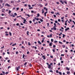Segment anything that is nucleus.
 <instances>
[{"label": "nucleus", "instance_id": "obj_1", "mask_svg": "<svg viewBox=\"0 0 75 75\" xmlns=\"http://www.w3.org/2000/svg\"><path fill=\"white\" fill-rule=\"evenodd\" d=\"M54 25L53 28H51V30H54L55 31V30H57V28H56V27H57V25H56V23H54Z\"/></svg>", "mask_w": 75, "mask_h": 75}, {"label": "nucleus", "instance_id": "obj_2", "mask_svg": "<svg viewBox=\"0 0 75 75\" xmlns=\"http://www.w3.org/2000/svg\"><path fill=\"white\" fill-rule=\"evenodd\" d=\"M5 6H7L8 7H11V6L10 5V4H8L6 3L5 5Z\"/></svg>", "mask_w": 75, "mask_h": 75}, {"label": "nucleus", "instance_id": "obj_3", "mask_svg": "<svg viewBox=\"0 0 75 75\" xmlns=\"http://www.w3.org/2000/svg\"><path fill=\"white\" fill-rule=\"evenodd\" d=\"M21 19H22V20H24L23 21L24 22H25L26 21V20L25 18H23V17H21Z\"/></svg>", "mask_w": 75, "mask_h": 75}, {"label": "nucleus", "instance_id": "obj_4", "mask_svg": "<svg viewBox=\"0 0 75 75\" xmlns=\"http://www.w3.org/2000/svg\"><path fill=\"white\" fill-rule=\"evenodd\" d=\"M42 57L43 58V59H46V57H45V55L42 56Z\"/></svg>", "mask_w": 75, "mask_h": 75}, {"label": "nucleus", "instance_id": "obj_5", "mask_svg": "<svg viewBox=\"0 0 75 75\" xmlns=\"http://www.w3.org/2000/svg\"><path fill=\"white\" fill-rule=\"evenodd\" d=\"M16 69H16L17 71H18L19 69H20V66H19L18 67H17Z\"/></svg>", "mask_w": 75, "mask_h": 75}, {"label": "nucleus", "instance_id": "obj_6", "mask_svg": "<svg viewBox=\"0 0 75 75\" xmlns=\"http://www.w3.org/2000/svg\"><path fill=\"white\" fill-rule=\"evenodd\" d=\"M69 30V28L68 27L67 28H66L65 30L66 31H67V30Z\"/></svg>", "mask_w": 75, "mask_h": 75}, {"label": "nucleus", "instance_id": "obj_7", "mask_svg": "<svg viewBox=\"0 0 75 75\" xmlns=\"http://www.w3.org/2000/svg\"><path fill=\"white\" fill-rule=\"evenodd\" d=\"M59 1L62 4H64V2L62 1V0Z\"/></svg>", "mask_w": 75, "mask_h": 75}, {"label": "nucleus", "instance_id": "obj_8", "mask_svg": "<svg viewBox=\"0 0 75 75\" xmlns=\"http://www.w3.org/2000/svg\"><path fill=\"white\" fill-rule=\"evenodd\" d=\"M38 44H40V45L42 44L41 43V42H40V41L39 40L38 41Z\"/></svg>", "mask_w": 75, "mask_h": 75}, {"label": "nucleus", "instance_id": "obj_9", "mask_svg": "<svg viewBox=\"0 0 75 75\" xmlns=\"http://www.w3.org/2000/svg\"><path fill=\"white\" fill-rule=\"evenodd\" d=\"M52 42H51L49 43V46H52Z\"/></svg>", "mask_w": 75, "mask_h": 75}, {"label": "nucleus", "instance_id": "obj_10", "mask_svg": "<svg viewBox=\"0 0 75 75\" xmlns=\"http://www.w3.org/2000/svg\"><path fill=\"white\" fill-rule=\"evenodd\" d=\"M67 75H69V74H70V71H67Z\"/></svg>", "mask_w": 75, "mask_h": 75}, {"label": "nucleus", "instance_id": "obj_11", "mask_svg": "<svg viewBox=\"0 0 75 75\" xmlns=\"http://www.w3.org/2000/svg\"><path fill=\"white\" fill-rule=\"evenodd\" d=\"M47 13H48V12L47 11L46 12H45L44 13L45 16H46V14Z\"/></svg>", "mask_w": 75, "mask_h": 75}, {"label": "nucleus", "instance_id": "obj_12", "mask_svg": "<svg viewBox=\"0 0 75 75\" xmlns=\"http://www.w3.org/2000/svg\"><path fill=\"white\" fill-rule=\"evenodd\" d=\"M44 10H45L46 11H47L48 10V9L46 8V7H44Z\"/></svg>", "mask_w": 75, "mask_h": 75}, {"label": "nucleus", "instance_id": "obj_13", "mask_svg": "<svg viewBox=\"0 0 75 75\" xmlns=\"http://www.w3.org/2000/svg\"><path fill=\"white\" fill-rule=\"evenodd\" d=\"M48 66V68H49V69H50V68H51V65H50V64Z\"/></svg>", "mask_w": 75, "mask_h": 75}, {"label": "nucleus", "instance_id": "obj_14", "mask_svg": "<svg viewBox=\"0 0 75 75\" xmlns=\"http://www.w3.org/2000/svg\"><path fill=\"white\" fill-rule=\"evenodd\" d=\"M21 48H22L23 50H24L25 49V47H24L23 46H22Z\"/></svg>", "mask_w": 75, "mask_h": 75}, {"label": "nucleus", "instance_id": "obj_15", "mask_svg": "<svg viewBox=\"0 0 75 75\" xmlns=\"http://www.w3.org/2000/svg\"><path fill=\"white\" fill-rule=\"evenodd\" d=\"M0 18L1 20H3L4 18V17L0 16Z\"/></svg>", "mask_w": 75, "mask_h": 75}, {"label": "nucleus", "instance_id": "obj_16", "mask_svg": "<svg viewBox=\"0 0 75 75\" xmlns=\"http://www.w3.org/2000/svg\"><path fill=\"white\" fill-rule=\"evenodd\" d=\"M69 3H70V4H71L72 5H73V4H73V3H72L71 2L69 1Z\"/></svg>", "mask_w": 75, "mask_h": 75}, {"label": "nucleus", "instance_id": "obj_17", "mask_svg": "<svg viewBox=\"0 0 75 75\" xmlns=\"http://www.w3.org/2000/svg\"><path fill=\"white\" fill-rule=\"evenodd\" d=\"M55 14H56L57 15H59V13H58V12H57V13H55Z\"/></svg>", "mask_w": 75, "mask_h": 75}, {"label": "nucleus", "instance_id": "obj_18", "mask_svg": "<svg viewBox=\"0 0 75 75\" xmlns=\"http://www.w3.org/2000/svg\"><path fill=\"white\" fill-rule=\"evenodd\" d=\"M34 24L35 25L36 24H38V22H36L34 23Z\"/></svg>", "mask_w": 75, "mask_h": 75}, {"label": "nucleus", "instance_id": "obj_19", "mask_svg": "<svg viewBox=\"0 0 75 75\" xmlns=\"http://www.w3.org/2000/svg\"><path fill=\"white\" fill-rule=\"evenodd\" d=\"M40 20L41 21V22H43V20H42V19H40Z\"/></svg>", "mask_w": 75, "mask_h": 75}, {"label": "nucleus", "instance_id": "obj_20", "mask_svg": "<svg viewBox=\"0 0 75 75\" xmlns=\"http://www.w3.org/2000/svg\"><path fill=\"white\" fill-rule=\"evenodd\" d=\"M42 13H44V9H42Z\"/></svg>", "mask_w": 75, "mask_h": 75}, {"label": "nucleus", "instance_id": "obj_21", "mask_svg": "<svg viewBox=\"0 0 75 75\" xmlns=\"http://www.w3.org/2000/svg\"><path fill=\"white\" fill-rule=\"evenodd\" d=\"M66 68L67 69V70H68V71H69V68H68V67H67Z\"/></svg>", "mask_w": 75, "mask_h": 75}, {"label": "nucleus", "instance_id": "obj_22", "mask_svg": "<svg viewBox=\"0 0 75 75\" xmlns=\"http://www.w3.org/2000/svg\"><path fill=\"white\" fill-rule=\"evenodd\" d=\"M9 35H10V36H11V32H9Z\"/></svg>", "mask_w": 75, "mask_h": 75}, {"label": "nucleus", "instance_id": "obj_23", "mask_svg": "<svg viewBox=\"0 0 75 75\" xmlns=\"http://www.w3.org/2000/svg\"><path fill=\"white\" fill-rule=\"evenodd\" d=\"M63 36H62V37L63 38H65V35L64 34H63Z\"/></svg>", "mask_w": 75, "mask_h": 75}, {"label": "nucleus", "instance_id": "obj_24", "mask_svg": "<svg viewBox=\"0 0 75 75\" xmlns=\"http://www.w3.org/2000/svg\"><path fill=\"white\" fill-rule=\"evenodd\" d=\"M2 73H3V75H5V72L4 71H3L2 72Z\"/></svg>", "mask_w": 75, "mask_h": 75}, {"label": "nucleus", "instance_id": "obj_25", "mask_svg": "<svg viewBox=\"0 0 75 75\" xmlns=\"http://www.w3.org/2000/svg\"><path fill=\"white\" fill-rule=\"evenodd\" d=\"M56 73H57V74H58V73H59V71H58V70H56Z\"/></svg>", "mask_w": 75, "mask_h": 75}, {"label": "nucleus", "instance_id": "obj_26", "mask_svg": "<svg viewBox=\"0 0 75 75\" xmlns=\"http://www.w3.org/2000/svg\"><path fill=\"white\" fill-rule=\"evenodd\" d=\"M59 75H62V73H61V72L59 71Z\"/></svg>", "mask_w": 75, "mask_h": 75}, {"label": "nucleus", "instance_id": "obj_27", "mask_svg": "<svg viewBox=\"0 0 75 75\" xmlns=\"http://www.w3.org/2000/svg\"><path fill=\"white\" fill-rule=\"evenodd\" d=\"M4 24L5 25H7V24H8V23L7 22H6L4 23Z\"/></svg>", "mask_w": 75, "mask_h": 75}, {"label": "nucleus", "instance_id": "obj_28", "mask_svg": "<svg viewBox=\"0 0 75 75\" xmlns=\"http://www.w3.org/2000/svg\"><path fill=\"white\" fill-rule=\"evenodd\" d=\"M24 57H25V54H23V58H24Z\"/></svg>", "mask_w": 75, "mask_h": 75}, {"label": "nucleus", "instance_id": "obj_29", "mask_svg": "<svg viewBox=\"0 0 75 75\" xmlns=\"http://www.w3.org/2000/svg\"><path fill=\"white\" fill-rule=\"evenodd\" d=\"M29 65H30V67H32L33 66L32 65V64H30Z\"/></svg>", "mask_w": 75, "mask_h": 75}, {"label": "nucleus", "instance_id": "obj_30", "mask_svg": "<svg viewBox=\"0 0 75 75\" xmlns=\"http://www.w3.org/2000/svg\"><path fill=\"white\" fill-rule=\"evenodd\" d=\"M62 57H60V60H61V61H62Z\"/></svg>", "mask_w": 75, "mask_h": 75}, {"label": "nucleus", "instance_id": "obj_31", "mask_svg": "<svg viewBox=\"0 0 75 75\" xmlns=\"http://www.w3.org/2000/svg\"><path fill=\"white\" fill-rule=\"evenodd\" d=\"M64 3H65L66 4H67V1H64Z\"/></svg>", "mask_w": 75, "mask_h": 75}, {"label": "nucleus", "instance_id": "obj_32", "mask_svg": "<svg viewBox=\"0 0 75 75\" xmlns=\"http://www.w3.org/2000/svg\"><path fill=\"white\" fill-rule=\"evenodd\" d=\"M33 8V7H30L29 8V10H30V9H32Z\"/></svg>", "mask_w": 75, "mask_h": 75}, {"label": "nucleus", "instance_id": "obj_33", "mask_svg": "<svg viewBox=\"0 0 75 75\" xmlns=\"http://www.w3.org/2000/svg\"><path fill=\"white\" fill-rule=\"evenodd\" d=\"M16 25L17 26H18V25H19V23H17L16 24Z\"/></svg>", "mask_w": 75, "mask_h": 75}, {"label": "nucleus", "instance_id": "obj_34", "mask_svg": "<svg viewBox=\"0 0 75 75\" xmlns=\"http://www.w3.org/2000/svg\"><path fill=\"white\" fill-rule=\"evenodd\" d=\"M29 23L30 24H31V23H32V21H30Z\"/></svg>", "mask_w": 75, "mask_h": 75}, {"label": "nucleus", "instance_id": "obj_35", "mask_svg": "<svg viewBox=\"0 0 75 75\" xmlns=\"http://www.w3.org/2000/svg\"><path fill=\"white\" fill-rule=\"evenodd\" d=\"M55 23H58V21L57 20L55 21Z\"/></svg>", "mask_w": 75, "mask_h": 75}, {"label": "nucleus", "instance_id": "obj_36", "mask_svg": "<svg viewBox=\"0 0 75 75\" xmlns=\"http://www.w3.org/2000/svg\"><path fill=\"white\" fill-rule=\"evenodd\" d=\"M33 22H35V19H33Z\"/></svg>", "mask_w": 75, "mask_h": 75}, {"label": "nucleus", "instance_id": "obj_37", "mask_svg": "<svg viewBox=\"0 0 75 75\" xmlns=\"http://www.w3.org/2000/svg\"><path fill=\"white\" fill-rule=\"evenodd\" d=\"M37 16H38V17H40V14L38 13Z\"/></svg>", "mask_w": 75, "mask_h": 75}, {"label": "nucleus", "instance_id": "obj_38", "mask_svg": "<svg viewBox=\"0 0 75 75\" xmlns=\"http://www.w3.org/2000/svg\"><path fill=\"white\" fill-rule=\"evenodd\" d=\"M49 36H50V38H51V37H52V34H51Z\"/></svg>", "mask_w": 75, "mask_h": 75}, {"label": "nucleus", "instance_id": "obj_39", "mask_svg": "<svg viewBox=\"0 0 75 75\" xmlns=\"http://www.w3.org/2000/svg\"><path fill=\"white\" fill-rule=\"evenodd\" d=\"M5 14H3V13H2L1 14V16H5Z\"/></svg>", "mask_w": 75, "mask_h": 75}, {"label": "nucleus", "instance_id": "obj_40", "mask_svg": "<svg viewBox=\"0 0 75 75\" xmlns=\"http://www.w3.org/2000/svg\"><path fill=\"white\" fill-rule=\"evenodd\" d=\"M53 47L54 48H55V47H56V46H55V45H54L53 46Z\"/></svg>", "mask_w": 75, "mask_h": 75}, {"label": "nucleus", "instance_id": "obj_41", "mask_svg": "<svg viewBox=\"0 0 75 75\" xmlns=\"http://www.w3.org/2000/svg\"><path fill=\"white\" fill-rule=\"evenodd\" d=\"M11 11L9 10L8 11V13L10 14L11 13Z\"/></svg>", "mask_w": 75, "mask_h": 75}, {"label": "nucleus", "instance_id": "obj_42", "mask_svg": "<svg viewBox=\"0 0 75 75\" xmlns=\"http://www.w3.org/2000/svg\"><path fill=\"white\" fill-rule=\"evenodd\" d=\"M27 62H26L24 64V65H27Z\"/></svg>", "mask_w": 75, "mask_h": 75}, {"label": "nucleus", "instance_id": "obj_43", "mask_svg": "<svg viewBox=\"0 0 75 75\" xmlns=\"http://www.w3.org/2000/svg\"><path fill=\"white\" fill-rule=\"evenodd\" d=\"M64 17L63 16L61 18V19L62 20H64Z\"/></svg>", "mask_w": 75, "mask_h": 75}, {"label": "nucleus", "instance_id": "obj_44", "mask_svg": "<svg viewBox=\"0 0 75 75\" xmlns=\"http://www.w3.org/2000/svg\"><path fill=\"white\" fill-rule=\"evenodd\" d=\"M28 33H29V32H28V31H27V34L28 35H29V34Z\"/></svg>", "mask_w": 75, "mask_h": 75}, {"label": "nucleus", "instance_id": "obj_45", "mask_svg": "<svg viewBox=\"0 0 75 75\" xmlns=\"http://www.w3.org/2000/svg\"><path fill=\"white\" fill-rule=\"evenodd\" d=\"M11 68V66H8V69H9V68Z\"/></svg>", "mask_w": 75, "mask_h": 75}, {"label": "nucleus", "instance_id": "obj_46", "mask_svg": "<svg viewBox=\"0 0 75 75\" xmlns=\"http://www.w3.org/2000/svg\"><path fill=\"white\" fill-rule=\"evenodd\" d=\"M53 16H54V18H56V15H54Z\"/></svg>", "mask_w": 75, "mask_h": 75}, {"label": "nucleus", "instance_id": "obj_47", "mask_svg": "<svg viewBox=\"0 0 75 75\" xmlns=\"http://www.w3.org/2000/svg\"><path fill=\"white\" fill-rule=\"evenodd\" d=\"M59 43L60 44H62V42H60V41L59 42Z\"/></svg>", "mask_w": 75, "mask_h": 75}, {"label": "nucleus", "instance_id": "obj_48", "mask_svg": "<svg viewBox=\"0 0 75 75\" xmlns=\"http://www.w3.org/2000/svg\"><path fill=\"white\" fill-rule=\"evenodd\" d=\"M53 41H54V40L53 39H51V42H53Z\"/></svg>", "mask_w": 75, "mask_h": 75}, {"label": "nucleus", "instance_id": "obj_49", "mask_svg": "<svg viewBox=\"0 0 75 75\" xmlns=\"http://www.w3.org/2000/svg\"><path fill=\"white\" fill-rule=\"evenodd\" d=\"M28 45H31V44H30V42H28Z\"/></svg>", "mask_w": 75, "mask_h": 75}, {"label": "nucleus", "instance_id": "obj_50", "mask_svg": "<svg viewBox=\"0 0 75 75\" xmlns=\"http://www.w3.org/2000/svg\"><path fill=\"white\" fill-rule=\"evenodd\" d=\"M58 21L59 22H60V21H61V20H60V19H58Z\"/></svg>", "mask_w": 75, "mask_h": 75}, {"label": "nucleus", "instance_id": "obj_51", "mask_svg": "<svg viewBox=\"0 0 75 75\" xmlns=\"http://www.w3.org/2000/svg\"><path fill=\"white\" fill-rule=\"evenodd\" d=\"M0 2L1 3H3V0H0Z\"/></svg>", "mask_w": 75, "mask_h": 75}, {"label": "nucleus", "instance_id": "obj_52", "mask_svg": "<svg viewBox=\"0 0 75 75\" xmlns=\"http://www.w3.org/2000/svg\"><path fill=\"white\" fill-rule=\"evenodd\" d=\"M5 35H6V36H8V34H6Z\"/></svg>", "mask_w": 75, "mask_h": 75}, {"label": "nucleus", "instance_id": "obj_53", "mask_svg": "<svg viewBox=\"0 0 75 75\" xmlns=\"http://www.w3.org/2000/svg\"><path fill=\"white\" fill-rule=\"evenodd\" d=\"M14 3V1H11V3Z\"/></svg>", "mask_w": 75, "mask_h": 75}, {"label": "nucleus", "instance_id": "obj_54", "mask_svg": "<svg viewBox=\"0 0 75 75\" xmlns=\"http://www.w3.org/2000/svg\"><path fill=\"white\" fill-rule=\"evenodd\" d=\"M18 54V51H17L16 52V54Z\"/></svg>", "mask_w": 75, "mask_h": 75}, {"label": "nucleus", "instance_id": "obj_55", "mask_svg": "<svg viewBox=\"0 0 75 75\" xmlns=\"http://www.w3.org/2000/svg\"><path fill=\"white\" fill-rule=\"evenodd\" d=\"M46 64L47 65V66H49L50 64H49V63L48 62L46 63Z\"/></svg>", "mask_w": 75, "mask_h": 75}, {"label": "nucleus", "instance_id": "obj_56", "mask_svg": "<svg viewBox=\"0 0 75 75\" xmlns=\"http://www.w3.org/2000/svg\"><path fill=\"white\" fill-rule=\"evenodd\" d=\"M43 49H44V47H42L41 48V50H43Z\"/></svg>", "mask_w": 75, "mask_h": 75}, {"label": "nucleus", "instance_id": "obj_57", "mask_svg": "<svg viewBox=\"0 0 75 75\" xmlns=\"http://www.w3.org/2000/svg\"><path fill=\"white\" fill-rule=\"evenodd\" d=\"M53 52H55V49H53Z\"/></svg>", "mask_w": 75, "mask_h": 75}, {"label": "nucleus", "instance_id": "obj_58", "mask_svg": "<svg viewBox=\"0 0 75 75\" xmlns=\"http://www.w3.org/2000/svg\"><path fill=\"white\" fill-rule=\"evenodd\" d=\"M42 34H44V33H45V32L44 31H42Z\"/></svg>", "mask_w": 75, "mask_h": 75}, {"label": "nucleus", "instance_id": "obj_59", "mask_svg": "<svg viewBox=\"0 0 75 75\" xmlns=\"http://www.w3.org/2000/svg\"><path fill=\"white\" fill-rule=\"evenodd\" d=\"M17 10H19V8H16Z\"/></svg>", "mask_w": 75, "mask_h": 75}, {"label": "nucleus", "instance_id": "obj_60", "mask_svg": "<svg viewBox=\"0 0 75 75\" xmlns=\"http://www.w3.org/2000/svg\"><path fill=\"white\" fill-rule=\"evenodd\" d=\"M14 15H15L16 16H17V13H14Z\"/></svg>", "mask_w": 75, "mask_h": 75}, {"label": "nucleus", "instance_id": "obj_61", "mask_svg": "<svg viewBox=\"0 0 75 75\" xmlns=\"http://www.w3.org/2000/svg\"><path fill=\"white\" fill-rule=\"evenodd\" d=\"M21 25H23V23H21L20 24Z\"/></svg>", "mask_w": 75, "mask_h": 75}, {"label": "nucleus", "instance_id": "obj_62", "mask_svg": "<svg viewBox=\"0 0 75 75\" xmlns=\"http://www.w3.org/2000/svg\"><path fill=\"white\" fill-rule=\"evenodd\" d=\"M8 59V57H6V58H5V59H6V60H7V59Z\"/></svg>", "mask_w": 75, "mask_h": 75}, {"label": "nucleus", "instance_id": "obj_63", "mask_svg": "<svg viewBox=\"0 0 75 75\" xmlns=\"http://www.w3.org/2000/svg\"><path fill=\"white\" fill-rule=\"evenodd\" d=\"M64 25H67V23H65L64 24Z\"/></svg>", "mask_w": 75, "mask_h": 75}, {"label": "nucleus", "instance_id": "obj_64", "mask_svg": "<svg viewBox=\"0 0 75 75\" xmlns=\"http://www.w3.org/2000/svg\"><path fill=\"white\" fill-rule=\"evenodd\" d=\"M61 56H63V57H64V54H61Z\"/></svg>", "mask_w": 75, "mask_h": 75}]
</instances>
